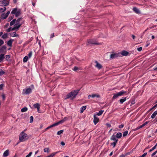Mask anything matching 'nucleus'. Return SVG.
I'll return each instance as SVG.
<instances>
[{
    "mask_svg": "<svg viewBox=\"0 0 157 157\" xmlns=\"http://www.w3.org/2000/svg\"><path fill=\"white\" fill-rule=\"evenodd\" d=\"M79 91V90H78L72 91L68 93L66 96L65 98V99L66 100L69 98H71V99H73L74 98H75L76 95H77Z\"/></svg>",
    "mask_w": 157,
    "mask_h": 157,
    "instance_id": "nucleus-1",
    "label": "nucleus"
},
{
    "mask_svg": "<svg viewBox=\"0 0 157 157\" xmlns=\"http://www.w3.org/2000/svg\"><path fill=\"white\" fill-rule=\"evenodd\" d=\"M29 138V136L24 132H23L20 133V142L25 141L27 140Z\"/></svg>",
    "mask_w": 157,
    "mask_h": 157,
    "instance_id": "nucleus-2",
    "label": "nucleus"
},
{
    "mask_svg": "<svg viewBox=\"0 0 157 157\" xmlns=\"http://www.w3.org/2000/svg\"><path fill=\"white\" fill-rule=\"evenodd\" d=\"M127 93L126 91H125L123 90L119 92L117 94H113V99H115L119 96H120L124 95V94Z\"/></svg>",
    "mask_w": 157,
    "mask_h": 157,
    "instance_id": "nucleus-3",
    "label": "nucleus"
},
{
    "mask_svg": "<svg viewBox=\"0 0 157 157\" xmlns=\"http://www.w3.org/2000/svg\"><path fill=\"white\" fill-rule=\"evenodd\" d=\"M11 14H14L16 17H17L20 15V10L17 8H14L11 11Z\"/></svg>",
    "mask_w": 157,
    "mask_h": 157,
    "instance_id": "nucleus-4",
    "label": "nucleus"
},
{
    "mask_svg": "<svg viewBox=\"0 0 157 157\" xmlns=\"http://www.w3.org/2000/svg\"><path fill=\"white\" fill-rule=\"evenodd\" d=\"M9 4V0H0V5L1 6H5Z\"/></svg>",
    "mask_w": 157,
    "mask_h": 157,
    "instance_id": "nucleus-5",
    "label": "nucleus"
},
{
    "mask_svg": "<svg viewBox=\"0 0 157 157\" xmlns=\"http://www.w3.org/2000/svg\"><path fill=\"white\" fill-rule=\"evenodd\" d=\"M32 90L30 88H28L23 90L22 94H28L31 93Z\"/></svg>",
    "mask_w": 157,
    "mask_h": 157,
    "instance_id": "nucleus-6",
    "label": "nucleus"
},
{
    "mask_svg": "<svg viewBox=\"0 0 157 157\" xmlns=\"http://www.w3.org/2000/svg\"><path fill=\"white\" fill-rule=\"evenodd\" d=\"M14 26V27L13 28H12L11 27H9L8 29H7V32H9L14 30L18 29L20 27V25H15Z\"/></svg>",
    "mask_w": 157,
    "mask_h": 157,
    "instance_id": "nucleus-7",
    "label": "nucleus"
},
{
    "mask_svg": "<svg viewBox=\"0 0 157 157\" xmlns=\"http://www.w3.org/2000/svg\"><path fill=\"white\" fill-rule=\"evenodd\" d=\"M88 43L90 44H94L97 45H99L101 44L100 43H98L96 41L92 39L89 40L88 41Z\"/></svg>",
    "mask_w": 157,
    "mask_h": 157,
    "instance_id": "nucleus-8",
    "label": "nucleus"
},
{
    "mask_svg": "<svg viewBox=\"0 0 157 157\" xmlns=\"http://www.w3.org/2000/svg\"><path fill=\"white\" fill-rule=\"evenodd\" d=\"M99 121V119L95 114L94 115L93 122L95 125H96Z\"/></svg>",
    "mask_w": 157,
    "mask_h": 157,
    "instance_id": "nucleus-9",
    "label": "nucleus"
},
{
    "mask_svg": "<svg viewBox=\"0 0 157 157\" xmlns=\"http://www.w3.org/2000/svg\"><path fill=\"white\" fill-rule=\"evenodd\" d=\"M119 56V54L113 53L110 55V59H112L118 57Z\"/></svg>",
    "mask_w": 157,
    "mask_h": 157,
    "instance_id": "nucleus-10",
    "label": "nucleus"
},
{
    "mask_svg": "<svg viewBox=\"0 0 157 157\" xmlns=\"http://www.w3.org/2000/svg\"><path fill=\"white\" fill-rule=\"evenodd\" d=\"M95 63H96V65H95V67L99 69H101L102 67V66L97 61H95Z\"/></svg>",
    "mask_w": 157,
    "mask_h": 157,
    "instance_id": "nucleus-11",
    "label": "nucleus"
},
{
    "mask_svg": "<svg viewBox=\"0 0 157 157\" xmlns=\"http://www.w3.org/2000/svg\"><path fill=\"white\" fill-rule=\"evenodd\" d=\"M67 118L66 117H64L63 120L59 121V122L56 123V124L57 125H58L59 124H60L63 123L65 121L67 120Z\"/></svg>",
    "mask_w": 157,
    "mask_h": 157,
    "instance_id": "nucleus-12",
    "label": "nucleus"
},
{
    "mask_svg": "<svg viewBox=\"0 0 157 157\" xmlns=\"http://www.w3.org/2000/svg\"><path fill=\"white\" fill-rule=\"evenodd\" d=\"M6 47L5 46H3L0 49V53H4L6 52Z\"/></svg>",
    "mask_w": 157,
    "mask_h": 157,
    "instance_id": "nucleus-13",
    "label": "nucleus"
},
{
    "mask_svg": "<svg viewBox=\"0 0 157 157\" xmlns=\"http://www.w3.org/2000/svg\"><path fill=\"white\" fill-rule=\"evenodd\" d=\"M133 10L136 13L139 14L140 13V10L136 7H134Z\"/></svg>",
    "mask_w": 157,
    "mask_h": 157,
    "instance_id": "nucleus-14",
    "label": "nucleus"
},
{
    "mask_svg": "<svg viewBox=\"0 0 157 157\" xmlns=\"http://www.w3.org/2000/svg\"><path fill=\"white\" fill-rule=\"evenodd\" d=\"M117 138L114 135H113L111 137V140L114 141V142H116L117 140V142L118 141V140L117 139Z\"/></svg>",
    "mask_w": 157,
    "mask_h": 157,
    "instance_id": "nucleus-15",
    "label": "nucleus"
},
{
    "mask_svg": "<svg viewBox=\"0 0 157 157\" xmlns=\"http://www.w3.org/2000/svg\"><path fill=\"white\" fill-rule=\"evenodd\" d=\"M9 150H6L4 152L3 156V157H6L9 155Z\"/></svg>",
    "mask_w": 157,
    "mask_h": 157,
    "instance_id": "nucleus-16",
    "label": "nucleus"
},
{
    "mask_svg": "<svg viewBox=\"0 0 157 157\" xmlns=\"http://www.w3.org/2000/svg\"><path fill=\"white\" fill-rule=\"evenodd\" d=\"M56 126H57L56 124V123H55L52 124V125H51L49 126V127H47V128H46L45 129V131H46V130H48V129H49L52 127H53Z\"/></svg>",
    "mask_w": 157,
    "mask_h": 157,
    "instance_id": "nucleus-17",
    "label": "nucleus"
},
{
    "mask_svg": "<svg viewBox=\"0 0 157 157\" xmlns=\"http://www.w3.org/2000/svg\"><path fill=\"white\" fill-rule=\"evenodd\" d=\"M117 139H120L121 138L122 136V134L121 132H118L117 133L116 135H115Z\"/></svg>",
    "mask_w": 157,
    "mask_h": 157,
    "instance_id": "nucleus-18",
    "label": "nucleus"
},
{
    "mask_svg": "<svg viewBox=\"0 0 157 157\" xmlns=\"http://www.w3.org/2000/svg\"><path fill=\"white\" fill-rule=\"evenodd\" d=\"M126 100V98L125 97H123L122 98H121L120 100V101L121 104H122Z\"/></svg>",
    "mask_w": 157,
    "mask_h": 157,
    "instance_id": "nucleus-19",
    "label": "nucleus"
},
{
    "mask_svg": "<svg viewBox=\"0 0 157 157\" xmlns=\"http://www.w3.org/2000/svg\"><path fill=\"white\" fill-rule=\"evenodd\" d=\"M33 106L34 107V108H36V109L40 108V104L38 103H37L34 104L33 105Z\"/></svg>",
    "mask_w": 157,
    "mask_h": 157,
    "instance_id": "nucleus-20",
    "label": "nucleus"
},
{
    "mask_svg": "<svg viewBox=\"0 0 157 157\" xmlns=\"http://www.w3.org/2000/svg\"><path fill=\"white\" fill-rule=\"evenodd\" d=\"M128 54V52L125 51H122L121 52V54L123 56H127Z\"/></svg>",
    "mask_w": 157,
    "mask_h": 157,
    "instance_id": "nucleus-21",
    "label": "nucleus"
},
{
    "mask_svg": "<svg viewBox=\"0 0 157 157\" xmlns=\"http://www.w3.org/2000/svg\"><path fill=\"white\" fill-rule=\"evenodd\" d=\"M4 58V54H2L0 55V62L2 61Z\"/></svg>",
    "mask_w": 157,
    "mask_h": 157,
    "instance_id": "nucleus-22",
    "label": "nucleus"
},
{
    "mask_svg": "<svg viewBox=\"0 0 157 157\" xmlns=\"http://www.w3.org/2000/svg\"><path fill=\"white\" fill-rule=\"evenodd\" d=\"M86 106L85 105L83 106H82V107H81L80 113H82L86 109Z\"/></svg>",
    "mask_w": 157,
    "mask_h": 157,
    "instance_id": "nucleus-23",
    "label": "nucleus"
},
{
    "mask_svg": "<svg viewBox=\"0 0 157 157\" xmlns=\"http://www.w3.org/2000/svg\"><path fill=\"white\" fill-rule=\"evenodd\" d=\"M157 115V111H155L151 115V118H154Z\"/></svg>",
    "mask_w": 157,
    "mask_h": 157,
    "instance_id": "nucleus-24",
    "label": "nucleus"
},
{
    "mask_svg": "<svg viewBox=\"0 0 157 157\" xmlns=\"http://www.w3.org/2000/svg\"><path fill=\"white\" fill-rule=\"evenodd\" d=\"M59 152L58 151L56 152L52 153L49 155H48L49 157H53L57 153Z\"/></svg>",
    "mask_w": 157,
    "mask_h": 157,
    "instance_id": "nucleus-25",
    "label": "nucleus"
},
{
    "mask_svg": "<svg viewBox=\"0 0 157 157\" xmlns=\"http://www.w3.org/2000/svg\"><path fill=\"white\" fill-rule=\"evenodd\" d=\"M6 10V8L4 7L3 8H0V13H3Z\"/></svg>",
    "mask_w": 157,
    "mask_h": 157,
    "instance_id": "nucleus-26",
    "label": "nucleus"
},
{
    "mask_svg": "<svg viewBox=\"0 0 157 157\" xmlns=\"http://www.w3.org/2000/svg\"><path fill=\"white\" fill-rule=\"evenodd\" d=\"M1 17V19H5L8 16H6V14L5 13H4L2 14Z\"/></svg>",
    "mask_w": 157,
    "mask_h": 157,
    "instance_id": "nucleus-27",
    "label": "nucleus"
},
{
    "mask_svg": "<svg viewBox=\"0 0 157 157\" xmlns=\"http://www.w3.org/2000/svg\"><path fill=\"white\" fill-rule=\"evenodd\" d=\"M13 40H9L7 43V44L8 45H9L10 46H11L12 44V42H13Z\"/></svg>",
    "mask_w": 157,
    "mask_h": 157,
    "instance_id": "nucleus-28",
    "label": "nucleus"
},
{
    "mask_svg": "<svg viewBox=\"0 0 157 157\" xmlns=\"http://www.w3.org/2000/svg\"><path fill=\"white\" fill-rule=\"evenodd\" d=\"M157 146V143L151 148V149L149 151V152H150L154 150L156 147Z\"/></svg>",
    "mask_w": 157,
    "mask_h": 157,
    "instance_id": "nucleus-29",
    "label": "nucleus"
},
{
    "mask_svg": "<svg viewBox=\"0 0 157 157\" xmlns=\"http://www.w3.org/2000/svg\"><path fill=\"white\" fill-rule=\"evenodd\" d=\"M29 58L27 56H25L23 58V62L25 63L27 62Z\"/></svg>",
    "mask_w": 157,
    "mask_h": 157,
    "instance_id": "nucleus-30",
    "label": "nucleus"
},
{
    "mask_svg": "<svg viewBox=\"0 0 157 157\" xmlns=\"http://www.w3.org/2000/svg\"><path fill=\"white\" fill-rule=\"evenodd\" d=\"M27 110L28 108L26 107H25L21 109V111L22 112H24L26 111Z\"/></svg>",
    "mask_w": 157,
    "mask_h": 157,
    "instance_id": "nucleus-31",
    "label": "nucleus"
},
{
    "mask_svg": "<svg viewBox=\"0 0 157 157\" xmlns=\"http://www.w3.org/2000/svg\"><path fill=\"white\" fill-rule=\"evenodd\" d=\"M16 19H14L13 20V21H11L10 23V26H12V25H13L16 22Z\"/></svg>",
    "mask_w": 157,
    "mask_h": 157,
    "instance_id": "nucleus-32",
    "label": "nucleus"
},
{
    "mask_svg": "<svg viewBox=\"0 0 157 157\" xmlns=\"http://www.w3.org/2000/svg\"><path fill=\"white\" fill-rule=\"evenodd\" d=\"M91 97L92 98H94L95 97H96L97 98H99L100 97V96L99 95H98V94H92L91 95Z\"/></svg>",
    "mask_w": 157,
    "mask_h": 157,
    "instance_id": "nucleus-33",
    "label": "nucleus"
},
{
    "mask_svg": "<svg viewBox=\"0 0 157 157\" xmlns=\"http://www.w3.org/2000/svg\"><path fill=\"white\" fill-rule=\"evenodd\" d=\"M10 56L9 55H6L5 56V58L6 61H9L10 58Z\"/></svg>",
    "mask_w": 157,
    "mask_h": 157,
    "instance_id": "nucleus-34",
    "label": "nucleus"
},
{
    "mask_svg": "<svg viewBox=\"0 0 157 157\" xmlns=\"http://www.w3.org/2000/svg\"><path fill=\"white\" fill-rule=\"evenodd\" d=\"M148 123V121H147L146 122H145L144 124H142V125L140 126V128H141L143 127L144 126L146 125Z\"/></svg>",
    "mask_w": 157,
    "mask_h": 157,
    "instance_id": "nucleus-35",
    "label": "nucleus"
},
{
    "mask_svg": "<svg viewBox=\"0 0 157 157\" xmlns=\"http://www.w3.org/2000/svg\"><path fill=\"white\" fill-rule=\"evenodd\" d=\"M104 111L101 110L98 112V113H97V115L98 116H100L103 113Z\"/></svg>",
    "mask_w": 157,
    "mask_h": 157,
    "instance_id": "nucleus-36",
    "label": "nucleus"
},
{
    "mask_svg": "<svg viewBox=\"0 0 157 157\" xmlns=\"http://www.w3.org/2000/svg\"><path fill=\"white\" fill-rule=\"evenodd\" d=\"M10 36L12 37L16 36V32H13L10 33Z\"/></svg>",
    "mask_w": 157,
    "mask_h": 157,
    "instance_id": "nucleus-37",
    "label": "nucleus"
},
{
    "mask_svg": "<svg viewBox=\"0 0 157 157\" xmlns=\"http://www.w3.org/2000/svg\"><path fill=\"white\" fill-rule=\"evenodd\" d=\"M63 130L59 131L57 132V134L58 135H60L61 134L63 133Z\"/></svg>",
    "mask_w": 157,
    "mask_h": 157,
    "instance_id": "nucleus-38",
    "label": "nucleus"
},
{
    "mask_svg": "<svg viewBox=\"0 0 157 157\" xmlns=\"http://www.w3.org/2000/svg\"><path fill=\"white\" fill-rule=\"evenodd\" d=\"M117 142V140L116 141V142L114 141L113 143H111V145L113 146V147H114L115 146Z\"/></svg>",
    "mask_w": 157,
    "mask_h": 157,
    "instance_id": "nucleus-39",
    "label": "nucleus"
},
{
    "mask_svg": "<svg viewBox=\"0 0 157 157\" xmlns=\"http://www.w3.org/2000/svg\"><path fill=\"white\" fill-rule=\"evenodd\" d=\"M8 34L7 33L4 34L2 36V38L3 39H5L7 37Z\"/></svg>",
    "mask_w": 157,
    "mask_h": 157,
    "instance_id": "nucleus-40",
    "label": "nucleus"
},
{
    "mask_svg": "<svg viewBox=\"0 0 157 157\" xmlns=\"http://www.w3.org/2000/svg\"><path fill=\"white\" fill-rule=\"evenodd\" d=\"M49 148H45L44 149V152H47L48 153L49 151Z\"/></svg>",
    "mask_w": 157,
    "mask_h": 157,
    "instance_id": "nucleus-41",
    "label": "nucleus"
},
{
    "mask_svg": "<svg viewBox=\"0 0 157 157\" xmlns=\"http://www.w3.org/2000/svg\"><path fill=\"white\" fill-rule=\"evenodd\" d=\"M5 73V72L2 70H0V75L1 76L3 75Z\"/></svg>",
    "mask_w": 157,
    "mask_h": 157,
    "instance_id": "nucleus-42",
    "label": "nucleus"
},
{
    "mask_svg": "<svg viewBox=\"0 0 157 157\" xmlns=\"http://www.w3.org/2000/svg\"><path fill=\"white\" fill-rule=\"evenodd\" d=\"M128 133V131H126L124 132L123 134V136H126Z\"/></svg>",
    "mask_w": 157,
    "mask_h": 157,
    "instance_id": "nucleus-43",
    "label": "nucleus"
},
{
    "mask_svg": "<svg viewBox=\"0 0 157 157\" xmlns=\"http://www.w3.org/2000/svg\"><path fill=\"white\" fill-rule=\"evenodd\" d=\"M33 117L32 116H30V123H32L33 122Z\"/></svg>",
    "mask_w": 157,
    "mask_h": 157,
    "instance_id": "nucleus-44",
    "label": "nucleus"
},
{
    "mask_svg": "<svg viewBox=\"0 0 157 157\" xmlns=\"http://www.w3.org/2000/svg\"><path fill=\"white\" fill-rule=\"evenodd\" d=\"M4 85L3 84H1L0 85V90H2L3 88L4 87Z\"/></svg>",
    "mask_w": 157,
    "mask_h": 157,
    "instance_id": "nucleus-45",
    "label": "nucleus"
},
{
    "mask_svg": "<svg viewBox=\"0 0 157 157\" xmlns=\"http://www.w3.org/2000/svg\"><path fill=\"white\" fill-rule=\"evenodd\" d=\"M29 58H30L32 56V52H30L28 55Z\"/></svg>",
    "mask_w": 157,
    "mask_h": 157,
    "instance_id": "nucleus-46",
    "label": "nucleus"
},
{
    "mask_svg": "<svg viewBox=\"0 0 157 157\" xmlns=\"http://www.w3.org/2000/svg\"><path fill=\"white\" fill-rule=\"evenodd\" d=\"M33 153L31 152H30L28 155H27L25 157H30L31 156V155H32Z\"/></svg>",
    "mask_w": 157,
    "mask_h": 157,
    "instance_id": "nucleus-47",
    "label": "nucleus"
},
{
    "mask_svg": "<svg viewBox=\"0 0 157 157\" xmlns=\"http://www.w3.org/2000/svg\"><path fill=\"white\" fill-rule=\"evenodd\" d=\"M142 47H140L139 48H137V50L139 52H140L142 51Z\"/></svg>",
    "mask_w": 157,
    "mask_h": 157,
    "instance_id": "nucleus-48",
    "label": "nucleus"
},
{
    "mask_svg": "<svg viewBox=\"0 0 157 157\" xmlns=\"http://www.w3.org/2000/svg\"><path fill=\"white\" fill-rule=\"evenodd\" d=\"M157 153V151H155L151 155V156L153 157L154 155H155Z\"/></svg>",
    "mask_w": 157,
    "mask_h": 157,
    "instance_id": "nucleus-49",
    "label": "nucleus"
},
{
    "mask_svg": "<svg viewBox=\"0 0 157 157\" xmlns=\"http://www.w3.org/2000/svg\"><path fill=\"white\" fill-rule=\"evenodd\" d=\"M147 154V153L146 152L144 153L142 155L140 156V157H145L146 155Z\"/></svg>",
    "mask_w": 157,
    "mask_h": 157,
    "instance_id": "nucleus-50",
    "label": "nucleus"
},
{
    "mask_svg": "<svg viewBox=\"0 0 157 157\" xmlns=\"http://www.w3.org/2000/svg\"><path fill=\"white\" fill-rule=\"evenodd\" d=\"M4 43V41L2 40H0V46H1Z\"/></svg>",
    "mask_w": 157,
    "mask_h": 157,
    "instance_id": "nucleus-51",
    "label": "nucleus"
},
{
    "mask_svg": "<svg viewBox=\"0 0 157 157\" xmlns=\"http://www.w3.org/2000/svg\"><path fill=\"white\" fill-rule=\"evenodd\" d=\"M78 69V68L76 67H74V68L73 69V70L74 71H76Z\"/></svg>",
    "mask_w": 157,
    "mask_h": 157,
    "instance_id": "nucleus-52",
    "label": "nucleus"
},
{
    "mask_svg": "<svg viewBox=\"0 0 157 157\" xmlns=\"http://www.w3.org/2000/svg\"><path fill=\"white\" fill-rule=\"evenodd\" d=\"M2 98L3 99V100H5V95L4 94H2Z\"/></svg>",
    "mask_w": 157,
    "mask_h": 157,
    "instance_id": "nucleus-53",
    "label": "nucleus"
},
{
    "mask_svg": "<svg viewBox=\"0 0 157 157\" xmlns=\"http://www.w3.org/2000/svg\"><path fill=\"white\" fill-rule=\"evenodd\" d=\"M157 25H154L153 26H152L150 28V29H153L156 28L157 27Z\"/></svg>",
    "mask_w": 157,
    "mask_h": 157,
    "instance_id": "nucleus-54",
    "label": "nucleus"
},
{
    "mask_svg": "<svg viewBox=\"0 0 157 157\" xmlns=\"http://www.w3.org/2000/svg\"><path fill=\"white\" fill-rule=\"evenodd\" d=\"M124 127L123 124H121V125L119 126V128H123Z\"/></svg>",
    "mask_w": 157,
    "mask_h": 157,
    "instance_id": "nucleus-55",
    "label": "nucleus"
},
{
    "mask_svg": "<svg viewBox=\"0 0 157 157\" xmlns=\"http://www.w3.org/2000/svg\"><path fill=\"white\" fill-rule=\"evenodd\" d=\"M54 33H52L51 34V35L50 36V38H52L53 37H54Z\"/></svg>",
    "mask_w": 157,
    "mask_h": 157,
    "instance_id": "nucleus-56",
    "label": "nucleus"
},
{
    "mask_svg": "<svg viewBox=\"0 0 157 157\" xmlns=\"http://www.w3.org/2000/svg\"><path fill=\"white\" fill-rule=\"evenodd\" d=\"M10 13V11H8L6 13H5L6 16H8V15Z\"/></svg>",
    "mask_w": 157,
    "mask_h": 157,
    "instance_id": "nucleus-57",
    "label": "nucleus"
},
{
    "mask_svg": "<svg viewBox=\"0 0 157 157\" xmlns=\"http://www.w3.org/2000/svg\"><path fill=\"white\" fill-rule=\"evenodd\" d=\"M61 144L63 146H64L65 145V144L64 142H62L61 143Z\"/></svg>",
    "mask_w": 157,
    "mask_h": 157,
    "instance_id": "nucleus-58",
    "label": "nucleus"
},
{
    "mask_svg": "<svg viewBox=\"0 0 157 157\" xmlns=\"http://www.w3.org/2000/svg\"><path fill=\"white\" fill-rule=\"evenodd\" d=\"M140 128V126H139V127H137L135 129V131H136V130H137L139 129Z\"/></svg>",
    "mask_w": 157,
    "mask_h": 157,
    "instance_id": "nucleus-59",
    "label": "nucleus"
},
{
    "mask_svg": "<svg viewBox=\"0 0 157 157\" xmlns=\"http://www.w3.org/2000/svg\"><path fill=\"white\" fill-rule=\"evenodd\" d=\"M125 155L124 154H122L121 155H120L119 157H124L125 156Z\"/></svg>",
    "mask_w": 157,
    "mask_h": 157,
    "instance_id": "nucleus-60",
    "label": "nucleus"
},
{
    "mask_svg": "<svg viewBox=\"0 0 157 157\" xmlns=\"http://www.w3.org/2000/svg\"><path fill=\"white\" fill-rule=\"evenodd\" d=\"M13 18V17H10V18H9L10 19H9V21H11Z\"/></svg>",
    "mask_w": 157,
    "mask_h": 157,
    "instance_id": "nucleus-61",
    "label": "nucleus"
},
{
    "mask_svg": "<svg viewBox=\"0 0 157 157\" xmlns=\"http://www.w3.org/2000/svg\"><path fill=\"white\" fill-rule=\"evenodd\" d=\"M157 107V104L155 105L152 108H155Z\"/></svg>",
    "mask_w": 157,
    "mask_h": 157,
    "instance_id": "nucleus-62",
    "label": "nucleus"
},
{
    "mask_svg": "<svg viewBox=\"0 0 157 157\" xmlns=\"http://www.w3.org/2000/svg\"><path fill=\"white\" fill-rule=\"evenodd\" d=\"M132 38L133 39H134L135 38V36L134 35H132Z\"/></svg>",
    "mask_w": 157,
    "mask_h": 157,
    "instance_id": "nucleus-63",
    "label": "nucleus"
},
{
    "mask_svg": "<svg viewBox=\"0 0 157 157\" xmlns=\"http://www.w3.org/2000/svg\"><path fill=\"white\" fill-rule=\"evenodd\" d=\"M153 70L154 71H156V70H157V67L154 68H153Z\"/></svg>",
    "mask_w": 157,
    "mask_h": 157,
    "instance_id": "nucleus-64",
    "label": "nucleus"
}]
</instances>
